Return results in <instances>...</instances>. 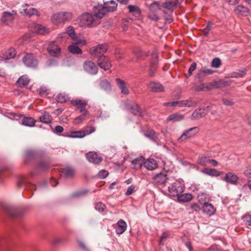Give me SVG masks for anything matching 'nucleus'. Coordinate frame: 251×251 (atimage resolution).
Here are the masks:
<instances>
[{
    "label": "nucleus",
    "mask_w": 251,
    "mask_h": 251,
    "mask_svg": "<svg viewBox=\"0 0 251 251\" xmlns=\"http://www.w3.org/2000/svg\"><path fill=\"white\" fill-rule=\"evenodd\" d=\"M153 179L156 183L158 184H163L166 182L167 180V177L166 175L160 173L156 175L153 177Z\"/></svg>",
    "instance_id": "nucleus-31"
},
{
    "label": "nucleus",
    "mask_w": 251,
    "mask_h": 251,
    "mask_svg": "<svg viewBox=\"0 0 251 251\" xmlns=\"http://www.w3.org/2000/svg\"><path fill=\"white\" fill-rule=\"evenodd\" d=\"M179 104L180 107H193L197 105V102L194 99L190 98L187 100L179 101Z\"/></svg>",
    "instance_id": "nucleus-18"
},
{
    "label": "nucleus",
    "mask_w": 251,
    "mask_h": 251,
    "mask_svg": "<svg viewBox=\"0 0 251 251\" xmlns=\"http://www.w3.org/2000/svg\"><path fill=\"white\" fill-rule=\"evenodd\" d=\"M197 198L198 201L203 205L204 203H208L210 199V198L208 195L204 193H199L197 196Z\"/></svg>",
    "instance_id": "nucleus-32"
},
{
    "label": "nucleus",
    "mask_w": 251,
    "mask_h": 251,
    "mask_svg": "<svg viewBox=\"0 0 251 251\" xmlns=\"http://www.w3.org/2000/svg\"><path fill=\"white\" fill-rule=\"evenodd\" d=\"M66 33H67L73 40L76 39V35L75 32L74 28L72 26H68L67 28L66 33H61L59 36L62 38L66 35Z\"/></svg>",
    "instance_id": "nucleus-33"
},
{
    "label": "nucleus",
    "mask_w": 251,
    "mask_h": 251,
    "mask_svg": "<svg viewBox=\"0 0 251 251\" xmlns=\"http://www.w3.org/2000/svg\"><path fill=\"white\" fill-rule=\"evenodd\" d=\"M23 62L26 66L35 68L38 65L37 60L31 54H27L23 59Z\"/></svg>",
    "instance_id": "nucleus-10"
},
{
    "label": "nucleus",
    "mask_w": 251,
    "mask_h": 251,
    "mask_svg": "<svg viewBox=\"0 0 251 251\" xmlns=\"http://www.w3.org/2000/svg\"><path fill=\"white\" fill-rule=\"evenodd\" d=\"M39 119L41 122L45 124H50L52 121V117L49 112L45 111Z\"/></svg>",
    "instance_id": "nucleus-39"
},
{
    "label": "nucleus",
    "mask_w": 251,
    "mask_h": 251,
    "mask_svg": "<svg viewBox=\"0 0 251 251\" xmlns=\"http://www.w3.org/2000/svg\"><path fill=\"white\" fill-rule=\"evenodd\" d=\"M213 73H214V71L210 69L203 68L199 71V75H201L203 74L205 75H208L212 74Z\"/></svg>",
    "instance_id": "nucleus-49"
},
{
    "label": "nucleus",
    "mask_w": 251,
    "mask_h": 251,
    "mask_svg": "<svg viewBox=\"0 0 251 251\" xmlns=\"http://www.w3.org/2000/svg\"><path fill=\"white\" fill-rule=\"evenodd\" d=\"M71 104L75 106H77L78 108H85L84 107L87 105L88 102L84 99H75L71 100Z\"/></svg>",
    "instance_id": "nucleus-25"
},
{
    "label": "nucleus",
    "mask_w": 251,
    "mask_h": 251,
    "mask_svg": "<svg viewBox=\"0 0 251 251\" xmlns=\"http://www.w3.org/2000/svg\"><path fill=\"white\" fill-rule=\"evenodd\" d=\"M16 14L17 13L14 10L4 12L1 16V22L6 25H10L13 23Z\"/></svg>",
    "instance_id": "nucleus-6"
},
{
    "label": "nucleus",
    "mask_w": 251,
    "mask_h": 251,
    "mask_svg": "<svg viewBox=\"0 0 251 251\" xmlns=\"http://www.w3.org/2000/svg\"><path fill=\"white\" fill-rule=\"evenodd\" d=\"M117 6L116 1L111 0L109 1H105L103 6L102 5H98L94 6L93 8V13L96 17L98 18H102L106 14L107 11H113Z\"/></svg>",
    "instance_id": "nucleus-1"
},
{
    "label": "nucleus",
    "mask_w": 251,
    "mask_h": 251,
    "mask_svg": "<svg viewBox=\"0 0 251 251\" xmlns=\"http://www.w3.org/2000/svg\"><path fill=\"white\" fill-rule=\"evenodd\" d=\"M48 51L52 56L57 57L60 53L61 49L54 42L50 44L48 48Z\"/></svg>",
    "instance_id": "nucleus-15"
},
{
    "label": "nucleus",
    "mask_w": 251,
    "mask_h": 251,
    "mask_svg": "<svg viewBox=\"0 0 251 251\" xmlns=\"http://www.w3.org/2000/svg\"><path fill=\"white\" fill-rule=\"evenodd\" d=\"M209 158L204 155L199 157L198 160V163L199 164L206 166L209 163Z\"/></svg>",
    "instance_id": "nucleus-48"
},
{
    "label": "nucleus",
    "mask_w": 251,
    "mask_h": 251,
    "mask_svg": "<svg viewBox=\"0 0 251 251\" xmlns=\"http://www.w3.org/2000/svg\"><path fill=\"white\" fill-rule=\"evenodd\" d=\"M100 88L105 91L110 92L111 90V84L110 82L106 79L100 81Z\"/></svg>",
    "instance_id": "nucleus-41"
},
{
    "label": "nucleus",
    "mask_w": 251,
    "mask_h": 251,
    "mask_svg": "<svg viewBox=\"0 0 251 251\" xmlns=\"http://www.w3.org/2000/svg\"><path fill=\"white\" fill-rule=\"evenodd\" d=\"M35 122V120L31 117H24L22 121L23 125L29 127L33 126Z\"/></svg>",
    "instance_id": "nucleus-40"
},
{
    "label": "nucleus",
    "mask_w": 251,
    "mask_h": 251,
    "mask_svg": "<svg viewBox=\"0 0 251 251\" xmlns=\"http://www.w3.org/2000/svg\"><path fill=\"white\" fill-rule=\"evenodd\" d=\"M115 82L122 94L126 96L129 94V90L127 86L126 83L124 80L119 78H116Z\"/></svg>",
    "instance_id": "nucleus-12"
},
{
    "label": "nucleus",
    "mask_w": 251,
    "mask_h": 251,
    "mask_svg": "<svg viewBox=\"0 0 251 251\" xmlns=\"http://www.w3.org/2000/svg\"><path fill=\"white\" fill-rule=\"evenodd\" d=\"M246 224L251 226V214H246L244 217Z\"/></svg>",
    "instance_id": "nucleus-60"
},
{
    "label": "nucleus",
    "mask_w": 251,
    "mask_h": 251,
    "mask_svg": "<svg viewBox=\"0 0 251 251\" xmlns=\"http://www.w3.org/2000/svg\"><path fill=\"white\" fill-rule=\"evenodd\" d=\"M86 156L89 162L94 164L100 163L102 160L101 157L95 152H89L86 154Z\"/></svg>",
    "instance_id": "nucleus-17"
},
{
    "label": "nucleus",
    "mask_w": 251,
    "mask_h": 251,
    "mask_svg": "<svg viewBox=\"0 0 251 251\" xmlns=\"http://www.w3.org/2000/svg\"><path fill=\"white\" fill-rule=\"evenodd\" d=\"M148 17L151 20L154 21H157L160 19L157 13H152L151 12V13L148 15Z\"/></svg>",
    "instance_id": "nucleus-54"
},
{
    "label": "nucleus",
    "mask_w": 251,
    "mask_h": 251,
    "mask_svg": "<svg viewBox=\"0 0 251 251\" xmlns=\"http://www.w3.org/2000/svg\"><path fill=\"white\" fill-rule=\"evenodd\" d=\"M163 105L164 106H172V107H176V106L179 107V101L169 102H165L163 104Z\"/></svg>",
    "instance_id": "nucleus-55"
},
{
    "label": "nucleus",
    "mask_w": 251,
    "mask_h": 251,
    "mask_svg": "<svg viewBox=\"0 0 251 251\" xmlns=\"http://www.w3.org/2000/svg\"><path fill=\"white\" fill-rule=\"evenodd\" d=\"M105 207L104 204L101 202H98L95 205V209L99 211H103Z\"/></svg>",
    "instance_id": "nucleus-59"
},
{
    "label": "nucleus",
    "mask_w": 251,
    "mask_h": 251,
    "mask_svg": "<svg viewBox=\"0 0 251 251\" xmlns=\"http://www.w3.org/2000/svg\"><path fill=\"white\" fill-rule=\"evenodd\" d=\"M169 192L172 196L177 197L183 192V188L179 182H175L168 187Z\"/></svg>",
    "instance_id": "nucleus-7"
},
{
    "label": "nucleus",
    "mask_w": 251,
    "mask_h": 251,
    "mask_svg": "<svg viewBox=\"0 0 251 251\" xmlns=\"http://www.w3.org/2000/svg\"><path fill=\"white\" fill-rule=\"evenodd\" d=\"M135 186L134 185H131L129 186L127 189V191L126 192V196H129L132 194L134 191Z\"/></svg>",
    "instance_id": "nucleus-63"
},
{
    "label": "nucleus",
    "mask_w": 251,
    "mask_h": 251,
    "mask_svg": "<svg viewBox=\"0 0 251 251\" xmlns=\"http://www.w3.org/2000/svg\"><path fill=\"white\" fill-rule=\"evenodd\" d=\"M210 107V106H207L205 108H199L195 110L192 113V118L196 120L204 117L207 114L208 109Z\"/></svg>",
    "instance_id": "nucleus-14"
},
{
    "label": "nucleus",
    "mask_w": 251,
    "mask_h": 251,
    "mask_svg": "<svg viewBox=\"0 0 251 251\" xmlns=\"http://www.w3.org/2000/svg\"><path fill=\"white\" fill-rule=\"evenodd\" d=\"M157 166V163L154 159L149 158L145 161V167L149 170H154Z\"/></svg>",
    "instance_id": "nucleus-27"
},
{
    "label": "nucleus",
    "mask_w": 251,
    "mask_h": 251,
    "mask_svg": "<svg viewBox=\"0 0 251 251\" xmlns=\"http://www.w3.org/2000/svg\"><path fill=\"white\" fill-rule=\"evenodd\" d=\"M56 100L58 102L64 103L69 100V96L65 94H59L56 98Z\"/></svg>",
    "instance_id": "nucleus-47"
},
{
    "label": "nucleus",
    "mask_w": 251,
    "mask_h": 251,
    "mask_svg": "<svg viewBox=\"0 0 251 251\" xmlns=\"http://www.w3.org/2000/svg\"><path fill=\"white\" fill-rule=\"evenodd\" d=\"M63 127L62 126H57L54 128V132L57 134H59L63 131Z\"/></svg>",
    "instance_id": "nucleus-62"
},
{
    "label": "nucleus",
    "mask_w": 251,
    "mask_h": 251,
    "mask_svg": "<svg viewBox=\"0 0 251 251\" xmlns=\"http://www.w3.org/2000/svg\"><path fill=\"white\" fill-rule=\"evenodd\" d=\"M221 65V61L219 58H215L211 62V66L214 68H218Z\"/></svg>",
    "instance_id": "nucleus-51"
},
{
    "label": "nucleus",
    "mask_w": 251,
    "mask_h": 251,
    "mask_svg": "<svg viewBox=\"0 0 251 251\" xmlns=\"http://www.w3.org/2000/svg\"><path fill=\"white\" fill-rule=\"evenodd\" d=\"M72 19V14L70 12L61 11L53 14L51 18L52 23L54 25L64 23Z\"/></svg>",
    "instance_id": "nucleus-3"
},
{
    "label": "nucleus",
    "mask_w": 251,
    "mask_h": 251,
    "mask_svg": "<svg viewBox=\"0 0 251 251\" xmlns=\"http://www.w3.org/2000/svg\"><path fill=\"white\" fill-rule=\"evenodd\" d=\"M68 50L71 53L74 54H81L82 53V50L79 49L76 44H72L69 46Z\"/></svg>",
    "instance_id": "nucleus-37"
},
{
    "label": "nucleus",
    "mask_w": 251,
    "mask_h": 251,
    "mask_svg": "<svg viewBox=\"0 0 251 251\" xmlns=\"http://www.w3.org/2000/svg\"><path fill=\"white\" fill-rule=\"evenodd\" d=\"M21 13L28 16H32L33 15L38 16L39 15L38 10L31 7L29 5L25 4L23 6V8L21 9Z\"/></svg>",
    "instance_id": "nucleus-13"
},
{
    "label": "nucleus",
    "mask_w": 251,
    "mask_h": 251,
    "mask_svg": "<svg viewBox=\"0 0 251 251\" xmlns=\"http://www.w3.org/2000/svg\"><path fill=\"white\" fill-rule=\"evenodd\" d=\"M80 112L82 113V115L77 117L74 121V124L75 125H78L80 124L81 121L85 120L89 116V113L88 111L85 108H81L80 110Z\"/></svg>",
    "instance_id": "nucleus-21"
},
{
    "label": "nucleus",
    "mask_w": 251,
    "mask_h": 251,
    "mask_svg": "<svg viewBox=\"0 0 251 251\" xmlns=\"http://www.w3.org/2000/svg\"><path fill=\"white\" fill-rule=\"evenodd\" d=\"M177 200L180 202H187L192 199V196L190 194H179L177 197Z\"/></svg>",
    "instance_id": "nucleus-42"
},
{
    "label": "nucleus",
    "mask_w": 251,
    "mask_h": 251,
    "mask_svg": "<svg viewBox=\"0 0 251 251\" xmlns=\"http://www.w3.org/2000/svg\"><path fill=\"white\" fill-rule=\"evenodd\" d=\"M96 17L89 13H84L82 14L78 19L79 24L81 26L93 27L98 25V19H100Z\"/></svg>",
    "instance_id": "nucleus-2"
},
{
    "label": "nucleus",
    "mask_w": 251,
    "mask_h": 251,
    "mask_svg": "<svg viewBox=\"0 0 251 251\" xmlns=\"http://www.w3.org/2000/svg\"><path fill=\"white\" fill-rule=\"evenodd\" d=\"M108 47V45L106 44H100L90 48L89 52L91 55L94 57H97L100 54L102 55L107 50Z\"/></svg>",
    "instance_id": "nucleus-5"
},
{
    "label": "nucleus",
    "mask_w": 251,
    "mask_h": 251,
    "mask_svg": "<svg viewBox=\"0 0 251 251\" xmlns=\"http://www.w3.org/2000/svg\"><path fill=\"white\" fill-rule=\"evenodd\" d=\"M98 65L105 71L108 70L111 67V61L105 55H100L98 60Z\"/></svg>",
    "instance_id": "nucleus-9"
},
{
    "label": "nucleus",
    "mask_w": 251,
    "mask_h": 251,
    "mask_svg": "<svg viewBox=\"0 0 251 251\" xmlns=\"http://www.w3.org/2000/svg\"><path fill=\"white\" fill-rule=\"evenodd\" d=\"M199 130L198 127H193L184 130L181 136L178 138L177 141L179 143H182L188 139L196 135Z\"/></svg>",
    "instance_id": "nucleus-4"
},
{
    "label": "nucleus",
    "mask_w": 251,
    "mask_h": 251,
    "mask_svg": "<svg viewBox=\"0 0 251 251\" xmlns=\"http://www.w3.org/2000/svg\"><path fill=\"white\" fill-rule=\"evenodd\" d=\"M8 215L13 218L17 217L19 216V212L17 210L14 209H12L8 212Z\"/></svg>",
    "instance_id": "nucleus-58"
},
{
    "label": "nucleus",
    "mask_w": 251,
    "mask_h": 251,
    "mask_svg": "<svg viewBox=\"0 0 251 251\" xmlns=\"http://www.w3.org/2000/svg\"><path fill=\"white\" fill-rule=\"evenodd\" d=\"M131 163L136 169L140 168L143 165L145 166V158L143 157H138L133 159Z\"/></svg>",
    "instance_id": "nucleus-30"
},
{
    "label": "nucleus",
    "mask_w": 251,
    "mask_h": 251,
    "mask_svg": "<svg viewBox=\"0 0 251 251\" xmlns=\"http://www.w3.org/2000/svg\"><path fill=\"white\" fill-rule=\"evenodd\" d=\"M201 172L206 175L213 176H219V173L218 171L214 169H208L205 168L201 170Z\"/></svg>",
    "instance_id": "nucleus-43"
},
{
    "label": "nucleus",
    "mask_w": 251,
    "mask_h": 251,
    "mask_svg": "<svg viewBox=\"0 0 251 251\" xmlns=\"http://www.w3.org/2000/svg\"><path fill=\"white\" fill-rule=\"evenodd\" d=\"M239 179L238 176L234 173L228 172L225 175L223 179L227 183L236 185L237 184Z\"/></svg>",
    "instance_id": "nucleus-16"
},
{
    "label": "nucleus",
    "mask_w": 251,
    "mask_h": 251,
    "mask_svg": "<svg viewBox=\"0 0 251 251\" xmlns=\"http://www.w3.org/2000/svg\"><path fill=\"white\" fill-rule=\"evenodd\" d=\"M234 11L237 15L247 16L249 14L250 10L247 7L242 5H239L234 8Z\"/></svg>",
    "instance_id": "nucleus-20"
},
{
    "label": "nucleus",
    "mask_w": 251,
    "mask_h": 251,
    "mask_svg": "<svg viewBox=\"0 0 251 251\" xmlns=\"http://www.w3.org/2000/svg\"><path fill=\"white\" fill-rule=\"evenodd\" d=\"M16 52L14 49L11 48L5 51V53L3 54V57L5 59H10L11 58H13L16 55Z\"/></svg>",
    "instance_id": "nucleus-44"
},
{
    "label": "nucleus",
    "mask_w": 251,
    "mask_h": 251,
    "mask_svg": "<svg viewBox=\"0 0 251 251\" xmlns=\"http://www.w3.org/2000/svg\"><path fill=\"white\" fill-rule=\"evenodd\" d=\"M128 8L130 13L136 12L137 14H140L141 12L139 8L137 6L130 5L128 6Z\"/></svg>",
    "instance_id": "nucleus-53"
},
{
    "label": "nucleus",
    "mask_w": 251,
    "mask_h": 251,
    "mask_svg": "<svg viewBox=\"0 0 251 251\" xmlns=\"http://www.w3.org/2000/svg\"><path fill=\"white\" fill-rule=\"evenodd\" d=\"M201 209L204 214L210 216L213 215L216 211V208H215L212 204L208 202L204 203L202 205Z\"/></svg>",
    "instance_id": "nucleus-19"
},
{
    "label": "nucleus",
    "mask_w": 251,
    "mask_h": 251,
    "mask_svg": "<svg viewBox=\"0 0 251 251\" xmlns=\"http://www.w3.org/2000/svg\"><path fill=\"white\" fill-rule=\"evenodd\" d=\"M75 174L74 169L69 166L66 167L62 169L61 171V176L66 177L69 178L72 177Z\"/></svg>",
    "instance_id": "nucleus-29"
},
{
    "label": "nucleus",
    "mask_w": 251,
    "mask_h": 251,
    "mask_svg": "<svg viewBox=\"0 0 251 251\" xmlns=\"http://www.w3.org/2000/svg\"><path fill=\"white\" fill-rule=\"evenodd\" d=\"M149 9L152 13H157L161 10V5L158 1H154L149 6Z\"/></svg>",
    "instance_id": "nucleus-36"
},
{
    "label": "nucleus",
    "mask_w": 251,
    "mask_h": 251,
    "mask_svg": "<svg viewBox=\"0 0 251 251\" xmlns=\"http://www.w3.org/2000/svg\"><path fill=\"white\" fill-rule=\"evenodd\" d=\"M117 227L116 229V232L118 234H121L123 233L126 229L127 225L126 223L122 220H120L117 222Z\"/></svg>",
    "instance_id": "nucleus-28"
},
{
    "label": "nucleus",
    "mask_w": 251,
    "mask_h": 251,
    "mask_svg": "<svg viewBox=\"0 0 251 251\" xmlns=\"http://www.w3.org/2000/svg\"><path fill=\"white\" fill-rule=\"evenodd\" d=\"M31 30L34 32L41 34H45L48 32V29H47L45 26L36 24H32Z\"/></svg>",
    "instance_id": "nucleus-23"
},
{
    "label": "nucleus",
    "mask_w": 251,
    "mask_h": 251,
    "mask_svg": "<svg viewBox=\"0 0 251 251\" xmlns=\"http://www.w3.org/2000/svg\"><path fill=\"white\" fill-rule=\"evenodd\" d=\"M74 40L75 41L74 44H76V45H79L80 47L84 46L86 44V41L84 39H78L77 36L76 39Z\"/></svg>",
    "instance_id": "nucleus-52"
},
{
    "label": "nucleus",
    "mask_w": 251,
    "mask_h": 251,
    "mask_svg": "<svg viewBox=\"0 0 251 251\" xmlns=\"http://www.w3.org/2000/svg\"><path fill=\"white\" fill-rule=\"evenodd\" d=\"M144 135L146 137L153 141H155L158 138L157 133L153 130H148Z\"/></svg>",
    "instance_id": "nucleus-45"
},
{
    "label": "nucleus",
    "mask_w": 251,
    "mask_h": 251,
    "mask_svg": "<svg viewBox=\"0 0 251 251\" xmlns=\"http://www.w3.org/2000/svg\"><path fill=\"white\" fill-rule=\"evenodd\" d=\"M178 4H180L178 0H165L163 6L169 10H173Z\"/></svg>",
    "instance_id": "nucleus-26"
},
{
    "label": "nucleus",
    "mask_w": 251,
    "mask_h": 251,
    "mask_svg": "<svg viewBox=\"0 0 251 251\" xmlns=\"http://www.w3.org/2000/svg\"><path fill=\"white\" fill-rule=\"evenodd\" d=\"M149 87L153 92H162L164 90L163 86L159 82H151L149 84Z\"/></svg>",
    "instance_id": "nucleus-24"
},
{
    "label": "nucleus",
    "mask_w": 251,
    "mask_h": 251,
    "mask_svg": "<svg viewBox=\"0 0 251 251\" xmlns=\"http://www.w3.org/2000/svg\"><path fill=\"white\" fill-rule=\"evenodd\" d=\"M27 182L25 180V179L23 177H21L19 178L18 181L17 182V187L18 188H21L22 185H24L25 186H27Z\"/></svg>",
    "instance_id": "nucleus-50"
},
{
    "label": "nucleus",
    "mask_w": 251,
    "mask_h": 251,
    "mask_svg": "<svg viewBox=\"0 0 251 251\" xmlns=\"http://www.w3.org/2000/svg\"><path fill=\"white\" fill-rule=\"evenodd\" d=\"M127 108L134 115L141 116V109L137 103L133 101H129V105Z\"/></svg>",
    "instance_id": "nucleus-22"
},
{
    "label": "nucleus",
    "mask_w": 251,
    "mask_h": 251,
    "mask_svg": "<svg viewBox=\"0 0 251 251\" xmlns=\"http://www.w3.org/2000/svg\"><path fill=\"white\" fill-rule=\"evenodd\" d=\"M190 207H191V209L193 211H196V212H199L201 209V207H200V206L196 203L192 204L190 206Z\"/></svg>",
    "instance_id": "nucleus-61"
},
{
    "label": "nucleus",
    "mask_w": 251,
    "mask_h": 251,
    "mask_svg": "<svg viewBox=\"0 0 251 251\" xmlns=\"http://www.w3.org/2000/svg\"><path fill=\"white\" fill-rule=\"evenodd\" d=\"M134 54L136 56L137 59H143L149 55L150 52L149 51L137 50L134 51Z\"/></svg>",
    "instance_id": "nucleus-38"
},
{
    "label": "nucleus",
    "mask_w": 251,
    "mask_h": 251,
    "mask_svg": "<svg viewBox=\"0 0 251 251\" xmlns=\"http://www.w3.org/2000/svg\"><path fill=\"white\" fill-rule=\"evenodd\" d=\"M84 70L91 75H96L98 72V67L96 65L91 61H86L83 64Z\"/></svg>",
    "instance_id": "nucleus-11"
},
{
    "label": "nucleus",
    "mask_w": 251,
    "mask_h": 251,
    "mask_svg": "<svg viewBox=\"0 0 251 251\" xmlns=\"http://www.w3.org/2000/svg\"><path fill=\"white\" fill-rule=\"evenodd\" d=\"M197 66V64L196 62L192 63L188 70L189 74L190 75H192L193 71L196 69Z\"/></svg>",
    "instance_id": "nucleus-64"
},
{
    "label": "nucleus",
    "mask_w": 251,
    "mask_h": 251,
    "mask_svg": "<svg viewBox=\"0 0 251 251\" xmlns=\"http://www.w3.org/2000/svg\"><path fill=\"white\" fill-rule=\"evenodd\" d=\"M29 82V79L25 75L20 77L16 82V85L19 87H23L27 85Z\"/></svg>",
    "instance_id": "nucleus-35"
},
{
    "label": "nucleus",
    "mask_w": 251,
    "mask_h": 251,
    "mask_svg": "<svg viewBox=\"0 0 251 251\" xmlns=\"http://www.w3.org/2000/svg\"><path fill=\"white\" fill-rule=\"evenodd\" d=\"M95 131V128L93 126H87L84 128L85 133L86 135H89Z\"/></svg>",
    "instance_id": "nucleus-56"
},
{
    "label": "nucleus",
    "mask_w": 251,
    "mask_h": 251,
    "mask_svg": "<svg viewBox=\"0 0 251 251\" xmlns=\"http://www.w3.org/2000/svg\"><path fill=\"white\" fill-rule=\"evenodd\" d=\"M158 55L156 51H154L151 54V60L150 63L149 75L152 77L154 75L156 70L157 68Z\"/></svg>",
    "instance_id": "nucleus-8"
},
{
    "label": "nucleus",
    "mask_w": 251,
    "mask_h": 251,
    "mask_svg": "<svg viewBox=\"0 0 251 251\" xmlns=\"http://www.w3.org/2000/svg\"><path fill=\"white\" fill-rule=\"evenodd\" d=\"M184 118V117L183 115L178 113H175L168 116L167 120V121H173L174 122H176L180 121L183 120Z\"/></svg>",
    "instance_id": "nucleus-34"
},
{
    "label": "nucleus",
    "mask_w": 251,
    "mask_h": 251,
    "mask_svg": "<svg viewBox=\"0 0 251 251\" xmlns=\"http://www.w3.org/2000/svg\"><path fill=\"white\" fill-rule=\"evenodd\" d=\"M85 136H86V134L85 132L83 131H72L70 133V135H68V137L70 138H83Z\"/></svg>",
    "instance_id": "nucleus-46"
},
{
    "label": "nucleus",
    "mask_w": 251,
    "mask_h": 251,
    "mask_svg": "<svg viewBox=\"0 0 251 251\" xmlns=\"http://www.w3.org/2000/svg\"><path fill=\"white\" fill-rule=\"evenodd\" d=\"M108 175V172L105 170H102L99 171L98 176L100 178H105Z\"/></svg>",
    "instance_id": "nucleus-57"
}]
</instances>
